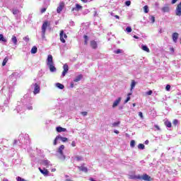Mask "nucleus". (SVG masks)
<instances>
[{"mask_svg": "<svg viewBox=\"0 0 181 181\" xmlns=\"http://www.w3.org/2000/svg\"><path fill=\"white\" fill-rule=\"evenodd\" d=\"M81 9H83V6H80V4H76V6L72 8V12H78Z\"/></svg>", "mask_w": 181, "mask_h": 181, "instance_id": "obj_19", "label": "nucleus"}, {"mask_svg": "<svg viewBox=\"0 0 181 181\" xmlns=\"http://www.w3.org/2000/svg\"><path fill=\"white\" fill-rule=\"evenodd\" d=\"M152 90H149V91H148V92H146V94H147V95H152Z\"/></svg>", "mask_w": 181, "mask_h": 181, "instance_id": "obj_54", "label": "nucleus"}, {"mask_svg": "<svg viewBox=\"0 0 181 181\" xmlns=\"http://www.w3.org/2000/svg\"><path fill=\"white\" fill-rule=\"evenodd\" d=\"M154 127L156 129L157 131H160V127H159L157 124H155Z\"/></svg>", "mask_w": 181, "mask_h": 181, "instance_id": "obj_51", "label": "nucleus"}, {"mask_svg": "<svg viewBox=\"0 0 181 181\" xmlns=\"http://www.w3.org/2000/svg\"><path fill=\"white\" fill-rule=\"evenodd\" d=\"M78 168L79 169V170H81V172H84L85 173H87V172H88V168H87V167H84V165L78 166Z\"/></svg>", "mask_w": 181, "mask_h": 181, "instance_id": "obj_21", "label": "nucleus"}, {"mask_svg": "<svg viewBox=\"0 0 181 181\" xmlns=\"http://www.w3.org/2000/svg\"><path fill=\"white\" fill-rule=\"evenodd\" d=\"M148 144H149V141L146 140V141H145V144H146V145H148Z\"/></svg>", "mask_w": 181, "mask_h": 181, "instance_id": "obj_62", "label": "nucleus"}, {"mask_svg": "<svg viewBox=\"0 0 181 181\" xmlns=\"http://www.w3.org/2000/svg\"><path fill=\"white\" fill-rule=\"evenodd\" d=\"M82 2H83L84 4H87V2H91V1L93 0H81Z\"/></svg>", "mask_w": 181, "mask_h": 181, "instance_id": "obj_52", "label": "nucleus"}, {"mask_svg": "<svg viewBox=\"0 0 181 181\" xmlns=\"http://www.w3.org/2000/svg\"><path fill=\"white\" fill-rule=\"evenodd\" d=\"M165 127H167V128H172V122H169V120H166L164 122Z\"/></svg>", "mask_w": 181, "mask_h": 181, "instance_id": "obj_30", "label": "nucleus"}, {"mask_svg": "<svg viewBox=\"0 0 181 181\" xmlns=\"http://www.w3.org/2000/svg\"><path fill=\"white\" fill-rule=\"evenodd\" d=\"M23 40L26 42H29V40H30L29 36H26V37H23Z\"/></svg>", "mask_w": 181, "mask_h": 181, "instance_id": "obj_46", "label": "nucleus"}, {"mask_svg": "<svg viewBox=\"0 0 181 181\" xmlns=\"http://www.w3.org/2000/svg\"><path fill=\"white\" fill-rule=\"evenodd\" d=\"M63 8H64V2L59 3V5L57 8V13H60V12L63 11Z\"/></svg>", "mask_w": 181, "mask_h": 181, "instance_id": "obj_15", "label": "nucleus"}, {"mask_svg": "<svg viewBox=\"0 0 181 181\" xmlns=\"http://www.w3.org/2000/svg\"><path fill=\"white\" fill-rule=\"evenodd\" d=\"M26 134H21L19 135L18 136V141L20 142V144H22V140L24 139L25 136H26Z\"/></svg>", "mask_w": 181, "mask_h": 181, "instance_id": "obj_28", "label": "nucleus"}, {"mask_svg": "<svg viewBox=\"0 0 181 181\" xmlns=\"http://www.w3.org/2000/svg\"><path fill=\"white\" fill-rule=\"evenodd\" d=\"M136 85V82H135V81H132L131 84V90H134V88H135Z\"/></svg>", "mask_w": 181, "mask_h": 181, "instance_id": "obj_35", "label": "nucleus"}, {"mask_svg": "<svg viewBox=\"0 0 181 181\" xmlns=\"http://www.w3.org/2000/svg\"><path fill=\"white\" fill-rule=\"evenodd\" d=\"M25 110H26V107H25L23 102H17V106L16 107L15 111L18 114H22L25 112Z\"/></svg>", "mask_w": 181, "mask_h": 181, "instance_id": "obj_6", "label": "nucleus"}, {"mask_svg": "<svg viewBox=\"0 0 181 181\" xmlns=\"http://www.w3.org/2000/svg\"><path fill=\"white\" fill-rule=\"evenodd\" d=\"M126 6H129L131 5V1H125Z\"/></svg>", "mask_w": 181, "mask_h": 181, "instance_id": "obj_48", "label": "nucleus"}, {"mask_svg": "<svg viewBox=\"0 0 181 181\" xmlns=\"http://www.w3.org/2000/svg\"><path fill=\"white\" fill-rule=\"evenodd\" d=\"M131 179L133 180H145V181H151V177L148 175V174H144V175H132L130 177Z\"/></svg>", "mask_w": 181, "mask_h": 181, "instance_id": "obj_5", "label": "nucleus"}, {"mask_svg": "<svg viewBox=\"0 0 181 181\" xmlns=\"http://www.w3.org/2000/svg\"><path fill=\"white\" fill-rule=\"evenodd\" d=\"M126 32H127V33H131V32H132V28L131 27H127Z\"/></svg>", "mask_w": 181, "mask_h": 181, "instance_id": "obj_42", "label": "nucleus"}, {"mask_svg": "<svg viewBox=\"0 0 181 181\" xmlns=\"http://www.w3.org/2000/svg\"><path fill=\"white\" fill-rule=\"evenodd\" d=\"M40 172L42 173V175H44V176H49V171L46 168L41 169L39 168Z\"/></svg>", "mask_w": 181, "mask_h": 181, "instance_id": "obj_17", "label": "nucleus"}, {"mask_svg": "<svg viewBox=\"0 0 181 181\" xmlns=\"http://www.w3.org/2000/svg\"><path fill=\"white\" fill-rule=\"evenodd\" d=\"M47 26H49V22L45 21L42 26V39H45V35H46V30L47 29Z\"/></svg>", "mask_w": 181, "mask_h": 181, "instance_id": "obj_8", "label": "nucleus"}, {"mask_svg": "<svg viewBox=\"0 0 181 181\" xmlns=\"http://www.w3.org/2000/svg\"><path fill=\"white\" fill-rule=\"evenodd\" d=\"M139 117H140L141 119H144V114L142 113V112H139Z\"/></svg>", "mask_w": 181, "mask_h": 181, "instance_id": "obj_47", "label": "nucleus"}, {"mask_svg": "<svg viewBox=\"0 0 181 181\" xmlns=\"http://www.w3.org/2000/svg\"><path fill=\"white\" fill-rule=\"evenodd\" d=\"M112 127H118L119 125V122H115L112 124Z\"/></svg>", "mask_w": 181, "mask_h": 181, "instance_id": "obj_45", "label": "nucleus"}, {"mask_svg": "<svg viewBox=\"0 0 181 181\" xmlns=\"http://www.w3.org/2000/svg\"><path fill=\"white\" fill-rule=\"evenodd\" d=\"M121 98H118L115 102L113 103L112 105V108H115V107H118V105L121 103Z\"/></svg>", "mask_w": 181, "mask_h": 181, "instance_id": "obj_20", "label": "nucleus"}, {"mask_svg": "<svg viewBox=\"0 0 181 181\" xmlns=\"http://www.w3.org/2000/svg\"><path fill=\"white\" fill-rule=\"evenodd\" d=\"M81 78H83V75L80 74L78 76H77L74 79V81L75 83H78V81H80V80H81Z\"/></svg>", "mask_w": 181, "mask_h": 181, "instance_id": "obj_27", "label": "nucleus"}, {"mask_svg": "<svg viewBox=\"0 0 181 181\" xmlns=\"http://www.w3.org/2000/svg\"><path fill=\"white\" fill-rule=\"evenodd\" d=\"M90 46L92 49H97V42L92 40L90 42Z\"/></svg>", "mask_w": 181, "mask_h": 181, "instance_id": "obj_26", "label": "nucleus"}, {"mask_svg": "<svg viewBox=\"0 0 181 181\" xmlns=\"http://www.w3.org/2000/svg\"><path fill=\"white\" fill-rule=\"evenodd\" d=\"M40 164L46 168H52V163L49 160L44 159L41 160Z\"/></svg>", "mask_w": 181, "mask_h": 181, "instance_id": "obj_11", "label": "nucleus"}, {"mask_svg": "<svg viewBox=\"0 0 181 181\" xmlns=\"http://www.w3.org/2000/svg\"><path fill=\"white\" fill-rule=\"evenodd\" d=\"M0 42H2L3 43H6V42H8V39L4 37L3 34H0Z\"/></svg>", "mask_w": 181, "mask_h": 181, "instance_id": "obj_23", "label": "nucleus"}, {"mask_svg": "<svg viewBox=\"0 0 181 181\" xmlns=\"http://www.w3.org/2000/svg\"><path fill=\"white\" fill-rule=\"evenodd\" d=\"M133 37H134V39H139V37H138V36H136V35H134Z\"/></svg>", "mask_w": 181, "mask_h": 181, "instance_id": "obj_59", "label": "nucleus"}, {"mask_svg": "<svg viewBox=\"0 0 181 181\" xmlns=\"http://www.w3.org/2000/svg\"><path fill=\"white\" fill-rule=\"evenodd\" d=\"M90 181H96L95 180H94L93 178H90Z\"/></svg>", "mask_w": 181, "mask_h": 181, "instance_id": "obj_64", "label": "nucleus"}, {"mask_svg": "<svg viewBox=\"0 0 181 181\" xmlns=\"http://www.w3.org/2000/svg\"><path fill=\"white\" fill-rule=\"evenodd\" d=\"M31 90H33V94L34 95H36V94L40 93V86L37 84V83H33L31 85Z\"/></svg>", "mask_w": 181, "mask_h": 181, "instance_id": "obj_7", "label": "nucleus"}, {"mask_svg": "<svg viewBox=\"0 0 181 181\" xmlns=\"http://www.w3.org/2000/svg\"><path fill=\"white\" fill-rule=\"evenodd\" d=\"M56 131H57V132H66V131H67V129L66 128H63L62 127H57L56 128Z\"/></svg>", "mask_w": 181, "mask_h": 181, "instance_id": "obj_22", "label": "nucleus"}, {"mask_svg": "<svg viewBox=\"0 0 181 181\" xmlns=\"http://www.w3.org/2000/svg\"><path fill=\"white\" fill-rule=\"evenodd\" d=\"M18 77H19V74L18 72H14L10 75L8 80L4 81V83H7V85L9 86V87H14L16 86Z\"/></svg>", "mask_w": 181, "mask_h": 181, "instance_id": "obj_2", "label": "nucleus"}, {"mask_svg": "<svg viewBox=\"0 0 181 181\" xmlns=\"http://www.w3.org/2000/svg\"><path fill=\"white\" fill-rule=\"evenodd\" d=\"M55 87H57V88H59V90H63V88H64V85L60 83H55Z\"/></svg>", "mask_w": 181, "mask_h": 181, "instance_id": "obj_24", "label": "nucleus"}, {"mask_svg": "<svg viewBox=\"0 0 181 181\" xmlns=\"http://www.w3.org/2000/svg\"><path fill=\"white\" fill-rule=\"evenodd\" d=\"M81 115H83V117H86L88 113H87V112H81Z\"/></svg>", "mask_w": 181, "mask_h": 181, "instance_id": "obj_50", "label": "nucleus"}, {"mask_svg": "<svg viewBox=\"0 0 181 181\" xmlns=\"http://www.w3.org/2000/svg\"><path fill=\"white\" fill-rule=\"evenodd\" d=\"M46 12V8H43L41 9V13H45Z\"/></svg>", "mask_w": 181, "mask_h": 181, "instance_id": "obj_55", "label": "nucleus"}, {"mask_svg": "<svg viewBox=\"0 0 181 181\" xmlns=\"http://www.w3.org/2000/svg\"><path fill=\"white\" fill-rule=\"evenodd\" d=\"M122 52V49H118L117 50L114 51V53H115V54H119V53Z\"/></svg>", "mask_w": 181, "mask_h": 181, "instance_id": "obj_41", "label": "nucleus"}, {"mask_svg": "<svg viewBox=\"0 0 181 181\" xmlns=\"http://www.w3.org/2000/svg\"><path fill=\"white\" fill-rule=\"evenodd\" d=\"M25 108L27 110H33V107L32 106V103L25 104Z\"/></svg>", "mask_w": 181, "mask_h": 181, "instance_id": "obj_32", "label": "nucleus"}, {"mask_svg": "<svg viewBox=\"0 0 181 181\" xmlns=\"http://www.w3.org/2000/svg\"><path fill=\"white\" fill-rule=\"evenodd\" d=\"M166 91H170V85H167L165 87Z\"/></svg>", "mask_w": 181, "mask_h": 181, "instance_id": "obj_49", "label": "nucleus"}, {"mask_svg": "<svg viewBox=\"0 0 181 181\" xmlns=\"http://www.w3.org/2000/svg\"><path fill=\"white\" fill-rule=\"evenodd\" d=\"M138 149H145V145H144L142 144H139L138 145Z\"/></svg>", "mask_w": 181, "mask_h": 181, "instance_id": "obj_38", "label": "nucleus"}, {"mask_svg": "<svg viewBox=\"0 0 181 181\" xmlns=\"http://www.w3.org/2000/svg\"><path fill=\"white\" fill-rule=\"evenodd\" d=\"M83 37L85 39L84 43L85 45H87V42H88V36L84 35Z\"/></svg>", "mask_w": 181, "mask_h": 181, "instance_id": "obj_44", "label": "nucleus"}, {"mask_svg": "<svg viewBox=\"0 0 181 181\" xmlns=\"http://www.w3.org/2000/svg\"><path fill=\"white\" fill-rule=\"evenodd\" d=\"M30 52H31V54H36V53H37V47L36 46L33 47Z\"/></svg>", "mask_w": 181, "mask_h": 181, "instance_id": "obj_25", "label": "nucleus"}, {"mask_svg": "<svg viewBox=\"0 0 181 181\" xmlns=\"http://www.w3.org/2000/svg\"><path fill=\"white\" fill-rule=\"evenodd\" d=\"M76 160H77V162H81V160H83V156H77L76 157Z\"/></svg>", "mask_w": 181, "mask_h": 181, "instance_id": "obj_34", "label": "nucleus"}, {"mask_svg": "<svg viewBox=\"0 0 181 181\" xmlns=\"http://www.w3.org/2000/svg\"><path fill=\"white\" fill-rule=\"evenodd\" d=\"M11 43H13V45L14 46H17L18 45V38L16 37V36L13 35L11 39Z\"/></svg>", "mask_w": 181, "mask_h": 181, "instance_id": "obj_18", "label": "nucleus"}, {"mask_svg": "<svg viewBox=\"0 0 181 181\" xmlns=\"http://www.w3.org/2000/svg\"><path fill=\"white\" fill-rule=\"evenodd\" d=\"M8 57H5L4 59L3 60V62H2V66H6V63H8Z\"/></svg>", "mask_w": 181, "mask_h": 181, "instance_id": "obj_37", "label": "nucleus"}, {"mask_svg": "<svg viewBox=\"0 0 181 181\" xmlns=\"http://www.w3.org/2000/svg\"><path fill=\"white\" fill-rule=\"evenodd\" d=\"M144 13H148V12H149V7L148 6H144Z\"/></svg>", "mask_w": 181, "mask_h": 181, "instance_id": "obj_36", "label": "nucleus"}, {"mask_svg": "<svg viewBox=\"0 0 181 181\" xmlns=\"http://www.w3.org/2000/svg\"><path fill=\"white\" fill-rule=\"evenodd\" d=\"M10 11L16 18H18V16L21 13V10H19L18 7L10 8Z\"/></svg>", "mask_w": 181, "mask_h": 181, "instance_id": "obj_10", "label": "nucleus"}, {"mask_svg": "<svg viewBox=\"0 0 181 181\" xmlns=\"http://www.w3.org/2000/svg\"><path fill=\"white\" fill-rule=\"evenodd\" d=\"M162 12H163L164 13L166 12H169L170 8L169 6H164L161 8Z\"/></svg>", "mask_w": 181, "mask_h": 181, "instance_id": "obj_31", "label": "nucleus"}, {"mask_svg": "<svg viewBox=\"0 0 181 181\" xmlns=\"http://www.w3.org/2000/svg\"><path fill=\"white\" fill-rule=\"evenodd\" d=\"M14 91V88L9 86L8 82L3 83V88H1V93L6 97V100H9L12 97V94Z\"/></svg>", "mask_w": 181, "mask_h": 181, "instance_id": "obj_1", "label": "nucleus"}, {"mask_svg": "<svg viewBox=\"0 0 181 181\" xmlns=\"http://www.w3.org/2000/svg\"><path fill=\"white\" fill-rule=\"evenodd\" d=\"M59 141H62V142H67L68 139L66 137H62L60 135L56 136L55 139L54 140V145H57Z\"/></svg>", "mask_w": 181, "mask_h": 181, "instance_id": "obj_9", "label": "nucleus"}, {"mask_svg": "<svg viewBox=\"0 0 181 181\" xmlns=\"http://www.w3.org/2000/svg\"><path fill=\"white\" fill-rule=\"evenodd\" d=\"M71 146H73V148H74L76 146V141H72Z\"/></svg>", "mask_w": 181, "mask_h": 181, "instance_id": "obj_53", "label": "nucleus"}, {"mask_svg": "<svg viewBox=\"0 0 181 181\" xmlns=\"http://www.w3.org/2000/svg\"><path fill=\"white\" fill-rule=\"evenodd\" d=\"M18 144V140H14V145H16Z\"/></svg>", "mask_w": 181, "mask_h": 181, "instance_id": "obj_63", "label": "nucleus"}, {"mask_svg": "<svg viewBox=\"0 0 181 181\" xmlns=\"http://www.w3.org/2000/svg\"><path fill=\"white\" fill-rule=\"evenodd\" d=\"M98 14L97 13V11H94V13H93V16H97Z\"/></svg>", "mask_w": 181, "mask_h": 181, "instance_id": "obj_58", "label": "nucleus"}, {"mask_svg": "<svg viewBox=\"0 0 181 181\" xmlns=\"http://www.w3.org/2000/svg\"><path fill=\"white\" fill-rule=\"evenodd\" d=\"M47 65L48 66L51 73H54L56 71V66H54V63L53 62V56L49 54L47 59Z\"/></svg>", "mask_w": 181, "mask_h": 181, "instance_id": "obj_3", "label": "nucleus"}, {"mask_svg": "<svg viewBox=\"0 0 181 181\" xmlns=\"http://www.w3.org/2000/svg\"><path fill=\"white\" fill-rule=\"evenodd\" d=\"M129 95H131V93L128 94L127 99L124 100V104H127V103H128V101H129V100H131V97Z\"/></svg>", "mask_w": 181, "mask_h": 181, "instance_id": "obj_40", "label": "nucleus"}, {"mask_svg": "<svg viewBox=\"0 0 181 181\" xmlns=\"http://www.w3.org/2000/svg\"><path fill=\"white\" fill-rule=\"evenodd\" d=\"M64 71L62 74V77H64L66 74H67V71H69V65L67 64H64L63 66Z\"/></svg>", "mask_w": 181, "mask_h": 181, "instance_id": "obj_14", "label": "nucleus"}, {"mask_svg": "<svg viewBox=\"0 0 181 181\" xmlns=\"http://www.w3.org/2000/svg\"><path fill=\"white\" fill-rule=\"evenodd\" d=\"M114 132L115 134H119V132L118 130H115Z\"/></svg>", "mask_w": 181, "mask_h": 181, "instance_id": "obj_60", "label": "nucleus"}, {"mask_svg": "<svg viewBox=\"0 0 181 181\" xmlns=\"http://www.w3.org/2000/svg\"><path fill=\"white\" fill-rule=\"evenodd\" d=\"M13 4L16 5V6L23 8V0H14Z\"/></svg>", "mask_w": 181, "mask_h": 181, "instance_id": "obj_13", "label": "nucleus"}, {"mask_svg": "<svg viewBox=\"0 0 181 181\" xmlns=\"http://www.w3.org/2000/svg\"><path fill=\"white\" fill-rule=\"evenodd\" d=\"M43 74H45V72H43V71L41 69L39 72H38V76L40 77H43Z\"/></svg>", "mask_w": 181, "mask_h": 181, "instance_id": "obj_43", "label": "nucleus"}, {"mask_svg": "<svg viewBox=\"0 0 181 181\" xmlns=\"http://www.w3.org/2000/svg\"><path fill=\"white\" fill-rule=\"evenodd\" d=\"M115 18H116V19H119V16L115 15Z\"/></svg>", "mask_w": 181, "mask_h": 181, "instance_id": "obj_61", "label": "nucleus"}, {"mask_svg": "<svg viewBox=\"0 0 181 181\" xmlns=\"http://www.w3.org/2000/svg\"><path fill=\"white\" fill-rule=\"evenodd\" d=\"M60 40L62 43H66V40L64 39H67V35L66 34H64V31H61L60 34Z\"/></svg>", "mask_w": 181, "mask_h": 181, "instance_id": "obj_12", "label": "nucleus"}, {"mask_svg": "<svg viewBox=\"0 0 181 181\" xmlns=\"http://www.w3.org/2000/svg\"><path fill=\"white\" fill-rule=\"evenodd\" d=\"M177 122H178L177 119H175V120L173 121V124H174V125H177Z\"/></svg>", "mask_w": 181, "mask_h": 181, "instance_id": "obj_57", "label": "nucleus"}, {"mask_svg": "<svg viewBox=\"0 0 181 181\" xmlns=\"http://www.w3.org/2000/svg\"><path fill=\"white\" fill-rule=\"evenodd\" d=\"M177 2V0H172L171 4L173 5H175V4H176Z\"/></svg>", "mask_w": 181, "mask_h": 181, "instance_id": "obj_56", "label": "nucleus"}, {"mask_svg": "<svg viewBox=\"0 0 181 181\" xmlns=\"http://www.w3.org/2000/svg\"><path fill=\"white\" fill-rule=\"evenodd\" d=\"M141 49H142V50H144V52H146L147 53H149V52H151V50H149V48L146 45H142Z\"/></svg>", "mask_w": 181, "mask_h": 181, "instance_id": "obj_29", "label": "nucleus"}, {"mask_svg": "<svg viewBox=\"0 0 181 181\" xmlns=\"http://www.w3.org/2000/svg\"><path fill=\"white\" fill-rule=\"evenodd\" d=\"M172 37H173V40L174 43H177V39H179V33H173Z\"/></svg>", "mask_w": 181, "mask_h": 181, "instance_id": "obj_16", "label": "nucleus"}, {"mask_svg": "<svg viewBox=\"0 0 181 181\" xmlns=\"http://www.w3.org/2000/svg\"><path fill=\"white\" fill-rule=\"evenodd\" d=\"M63 151H64V145H61L56 152V155L58 159H60V160H66V156H64Z\"/></svg>", "mask_w": 181, "mask_h": 181, "instance_id": "obj_4", "label": "nucleus"}, {"mask_svg": "<svg viewBox=\"0 0 181 181\" xmlns=\"http://www.w3.org/2000/svg\"><path fill=\"white\" fill-rule=\"evenodd\" d=\"M130 146H131V148H134L135 147V140H132L131 141Z\"/></svg>", "mask_w": 181, "mask_h": 181, "instance_id": "obj_39", "label": "nucleus"}, {"mask_svg": "<svg viewBox=\"0 0 181 181\" xmlns=\"http://www.w3.org/2000/svg\"><path fill=\"white\" fill-rule=\"evenodd\" d=\"M149 21L151 22V23H155V16H150L148 17Z\"/></svg>", "mask_w": 181, "mask_h": 181, "instance_id": "obj_33", "label": "nucleus"}]
</instances>
